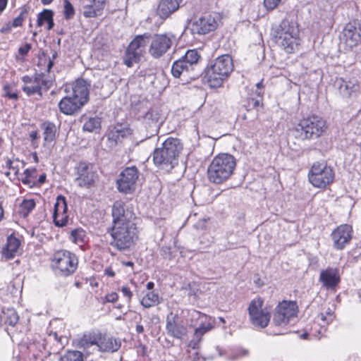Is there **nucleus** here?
<instances>
[{"mask_svg": "<svg viewBox=\"0 0 361 361\" xmlns=\"http://www.w3.org/2000/svg\"><path fill=\"white\" fill-rule=\"evenodd\" d=\"M105 272L108 276L111 277H113L115 275V272L111 269H106Z\"/></svg>", "mask_w": 361, "mask_h": 361, "instance_id": "nucleus-60", "label": "nucleus"}, {"mask_svg": "<svg viewBox=\"0 0 361 361\" xmlns=\"http://www.w3.org/2000/svg\"><path fill=\"white\" fill-rule=\"evenodd\" d=\"M334 86L343 99L351 102L361 103L360 87L356 80L336 78Z\"/></svg>", "mask_w": 361, "mask_h": 361, "instance_id": "nucleus-10", "label": "nucleus"}, {"mask_svg": "<svg viewBox=\"0 0 361 361\" xmlns=\"http://www.w3.org/2000/svg\"><path fill=\"white\" fill-rule=\"evenodd\" d=\"M106 0H92L90 4L83 6L82 14L85 18H96L102 14Z\"/></svg>", "mask_w": 361, "mask_h": 361, "instance_id": "nucleus-27", "label": "nucleus"}, {"mask_svg": "<svg viewBox=\"0 0 361 361\" xmlns=\"http://www.w3.org/2000/svg\"><path fill=\"white\" fill-rule=\"evenodd\" d=\"M319 281L323 286L328 289H334L340 282V276L337 269L327 268L320 273Z\"/></svg>", "mask_w": 361, "mask_h": 361, "instance_id": "nucleus-25", "label": "nucleus"}, {"mask_svg": "<svg viewBox=\"0 0 361 361\" xmlns=\"http://www.w3.org/2000/svg\"><path fill=\"white\" fill-rule=\"evenodd\" d=\"M154 283H153V282H152V281H149V282H148V283H147V288L148 290H152V289L154 288Z\"/></svg>", "mask_w": 361, "mask_h": 361, "instance_id": "nucleus-61", "label": "nucleus"}, {"mask_svg": "<svg viewBox=\"0 0 361 361\" xmlns=\"http://www.w3.org/2000/svg\"><path fill=\"white\" fill-rule=\"evenodd\" d=\"M8 0H0V14L5 10Z\"/></svg>", "mask_w": 361, "mask_h": 361, "instance_id": "nucleus-53", "label": "nucleus"}, {"mask_svg": "<svg viewBox=\"0 0 361 361\" xmlns=\"http://www.w3.org/2000/svg\"><path fill=\"white\" fill-rule=\"evenodd\" d=\"M3 215H4V210H3L1 204H0V220L2 219Z\"/></svg>", "mask_w": 361, "mask_h": 361, "instance_id": "nucleus-63", "label": "nucleus"}, {"mask_svg": "<svg viewBox=\"0 0 361 361\" xmlns=\"http://www.w3.org/2000/svg\"><path fill=\"white\" fill-rule=\"evenodd\" d=\"M172 39L166 35H157L152 40L149 53L155 59L161 57L171 47Z\"/></svg>", "mask_w": 361, "mask_h": 361, "instance_id": "nucleus-18", "label": "nucleus"}, {"mask_svg": "<svg viewBox=\"0 0 361 361\" xmlns=\"http://www.w3.org/2000/svg\"><path fill=\"white\" fill-rule=\"evenodd\" d=\"M35 170H30L29 169H27L25 170L24 173L25 175V178L22 179V182L24 184H27L29 183L28 178L31 176L32 173L34 172Z\"/></svg>", "mask_w": 361, "mask_h": 361, "instance_id": "nucleus-50", "label": "nucleus"}, {"mask_svg": "<svg viewBox=\"0 0 361 361\" xmlns=\"http://www.w3.org/2000/svg\"><path fill=\"white\" fill-rule=\"evenodd\" d=\"M28 13L27 8H23L20 14L13 20L12 26L17 27L22 25V23L25 18L26 14Z\"/></svg>", "mask_w": 361, "mask_h": 361, "instance_id": "nucleus-42", "label": "nucleus"}, {"mask_svg": "<svg viewBox=\"0 0 361 361\" xmlns=\"http://www.w3.org/2000/svg\"><path fill=\"white\" fill-rule=\"evenodd\" d=\"M45 180H46V174L43 173V174L40 175L38 178L39 183L42 184L45 182Z\"/></svg>", "mask_w": 361, "mask_h": 361, "instance_id": "nucleus-57", "label": "nucleus"}, {"mask_svg": "<svg viewBox=\"0 0 361 361\" xmlns=\"http://www.w3.org/2000/svg\"><path fill=\"white\" fill-rule=\"evenodd\" d=\"M353 229L350 225L343 224L331 233L333 246L336 250H343L352 239Z\"/></svg>", "mask_w": 361, "mask_h": 361, "instance_id": "nucleus-17", "label": "nucleus"}, {"mask_svg": "<svg viewBox=\"0 0 361 361\" xmlns=\"http://www.w3.org/2000/svg\"><path fill=\"white\" fill-rule=\"evenodd\" d=\"M53 219L58 227L66 226L68 221V207L66 198L62 195L56 197L54 207Z\"/></svg>", "mask_w": 361, "mask_h": 361, "instance_id": "nucleus-19", "label": "nucleus"}, {"mask_svg": "<svg viewBox=\"0 0 361 361\" xmlns=\"http://www.w3.org/2000/svg\"><path fill=\"white\" fill-rule=\"evenodd\" d=\"M101 121L97 117L90 118L83 124V130L87 132H94L100 128Z\"/></svg>", "mask_w": 361, "mask_h": 361, "instance_id": "nucleus-39", "label": "nucleus"}, {"mask_svg": "<svg viewBox=\"0 0 361 361\" xmlns=\"http://www.w3.org/2000/svg\"><path fill=\"white\" fill-rule=\"evenodd\" d=\"M20 245V241L13 235L7 238L6 244L2 250V255L6 259H11L18 252Z\"/></svg>", "mask_w": 361, "mask_h": 361, "instance_id": "nucleus-29", "label": "nucleus"}, {"mask_svg": "<svg viewBox=\"0 0 361 361\" xmlns=\"http://www.w3.org/2000/svg\"><path fill=\"white\" fill-rule=\"evenodd\" d=\"M241 356H246L248 354V351L247 350H243L240 352Z\"/></svg>", "mask_w": 361, "mask_h": 361, "instance_id": "nucleus-64", "label": "nucleus"}, {"mask_svg": "<svg viewBox=\"0 0 361 361\" xmlns=\"http://www.w3.org/2000/svg\"><path fill=\"white\" fill-rule=\"evenodd\" d=\"M183 150V145L178 138L169 137L161 147L154 149L153 161L159 169L169 171L178 164L179 155Z\"/></svg>", "mask_w": 361, "mask_h": 361, "instance_id": "nucleus-2", "label": "nucleus"}, {"mask_svg": "<svg viewBox=\"0 0 361 361\" xmlns=\"http://www.w3.org/2000/svg\"><path fill=\"white\" fill-rule=\"evenodd\" d=\"M63 14L66 20L72 19L75 14V9L72 4L68 0L63 1Z\"/></svg>", "mask_w": 361, "mask_h": 361, "instance_id": "nucleus-41", "label": "nucleus"}, {"mask_svg": "<svg viewBox=\"0 0 361 361\" xmlns=\"http://www.w3.org/2000/svg\"><path fill=\"white\" fill-rule=\"evenodd\" d=\"M49 336H53L55 340H56L58 342L62 343L61 338L59 337V336L57 335V334L56 332L51 334Z\"/></svg>", "mask_w": 361, "mask_h": 361, "instance_id": "nucleus-58", "label": "nucleus"}, {"mask_svg": "<svg viewBox=\"0 0 361 361\" xmlns=\"http://www.w3.org/2000/svg\"><path fill=\"white\" fill-rule=\"evenodd\" d=\"M298 307L295 302L283 300L275 309L273 323L276 326H286L297 315Z\"/></svg>", "mask_w": 361, "mask_h": 361, "instance_id": "nucleus-11", "label": "nucleus"}, {"mask_svg": "<svg viewBox=\"0 0 361 361\" xmlns=\"http://www.w3.org/2000/svg\"><path fill=\"white\" fill-rule=\"evenodd\" d=\"M90 87V85L85 80L78 79L72 84V90L69 94L86 104L89 101Z\"/></svg>", "mask_w": 361, "mask_h": 361, "instance_id": "nucleus-22", "label": "nucleus"}, {"mask_svg": "<svg viewBox=\"0 0 361 361\" xmlns=\"http://www.w3.org/2000/svg\"><path fill=\"white\" fill-rule=\"evenodd\" d=\"M263 300L257 298L252 300L248 307V312L252 324L256 327H266L270 320L268 312L262 309Z\"/></svg>", "mask_w": 361, "mask_h": 361, "instance_id": "nucleus-12", "label": "nucleus"}, {"mask_svg": "<svg viewBox=\"0 0 361 361\" xmlns=\"http://www.w3.org/2000/svg\"><path fill=\"white\" fill-rule=\"evenodd\" d=\"M219 20L217 14H204L192 23L191 30L193 34L205 35L216 30Z\"/></svg>", "mask_w": 361, "mask_h": 361, "instance_id": "nucleus-14", "label": "nucleus"}, {"mask_svg": "<svg viewBox=\"0 0 361 361\" xmlns=\"http://www.w3.org/2000/svg\"><path fill=\"white\" fill-rule=\"evenodd\" d=\"M191 71H192V68L185 63L184 60L180 59L173 62L171 68V73L175 78L188 77Z\"/></svg>", "mask_w": 361, "mask_h": 361, "instance_id": "nucleus-31", "label": "nucleus"}, {"mask_svg": "<svg viewBox=\"0 0 361 361\" xmlns=\"http://www.w3.org/2000/svg\"><path fill=\"white\" fill-rule=\"evenodd\" d=\"M235 166V159L233 155L219 154L213 159L208 167L209 180L215 184L223 183L231 176Z\"/></svg>", "mask_w": 361, "mask_h": 361, "instance_id": "nucleus-4", "label": "nucleus"}, {"mask_svg": "<svg viewBox=\"0 0 361 361\" xmlns=\"http://www.w3.org/2000/svg\"><path fill=\"white\" fill-rule=\"evenodd\" d=\"M334 316L333 314H329V316L325 315L324 313H321L317 316V321L322 322L324 324H329L333 321Z\"/></svg>", "mask_w": 361, "mask_h": 361, "instance_id": "nucleus-45", "label": "nucleus"}, {"mask_svg": "<svg viewBox=\"0 0 361 361\" xmlns=\"http://www.w3.org/2000/svg\"><path fill=\"white\" fill-rule=\"evenodd\" d=\"M41 1L42 3V4L48 5V4H51L53 1V0H41Z\"/></svg>", "mask_w": 361, "mask_h": 361, "instance_id": "nucleus-62", "label": "nucleus"}, {"mask_svg": "<svg viewBox=\"0 0 361 361\" xmlns=\"http://www.w3.org/2000/svg\"><path fill=\"white\" fill-rule=\"evenodd\" d=\"M299 30L293 22L283 20L273 29L271 35L274 42L287 53H293L300 44Z\"/></svg>", "mask_w": 361, "mask_h": 361, "instance_id": "nucleus-5", "label": "nucleus"}, {"mask_svg": "<svg viewBox=\"0 0 361 361\" xmlns=\"http://www.w3.org/2000/svg\"><path fill=\"white\" fill-rule=\"evenodd\" d=\"M136 331L138 334H142L144 331V327L141 324H137L136 326Z\"/></svg>", "mask_w": 361, "mask_h": 361, "instance_id": "nucleus-59", "label": "nucleus"}, {"mask_svg": "<svg viewBox=\"0 0 361 361\" xmlns=\"http://www.w3.org/2000/svg\"><path fill=\"white\" fill-rule=\"evenodd\" d=\"M308 178L314 187L323 188L333 182L334 172L331 167L326 164L317 162L312 166Z\"/></svg>", "mask_w": 361, "mask_h": 361, "instance_id": "nucleus-9", "label": "nucleus"}, {"mask_svg": "<svg viewBox=\"0 0 361 361\" xmlns=\"http://www.w3.org/2000/svg\"><path fill=\"white\" fill-rule=\"evenodd\" d=\"M35 206L36 204L34 200H24L20 204L19 213L22 216L26 217L34 209Z\"/></svg>", "mask_w": 361, "mask_h": 361, "instance_id": "nucleus-37", "label": "nucleus"}, {"mask_svg": "<svg viewBox=\"0 0 361 361\" xmlns=\"http://www.w3.org/2000/svg\"><path fill=\"white\" fill-rule=\"evenodd\" d=\"M166 330L169 335L176 338H181L187 332V328L180 318L173 314L167 317Z\"/></svg>", "mask_w": 361, "mask_h": 361, "instance_id": "nucleus-23", "label": "nucleus"}, {"mask_svg": "<svg viewBox=\"0 0 361 361\" xmlns=\"http://www.w3.org/2000/svg\"><path fill=\"white\" fill-rule=\"evenodd\" d=\"M22 80L24 82L25 85H29L33 82L34 78H30L29 76H24Z\"/></svg>", "mask_w": 361, "mask_h": 361, "instance_id": "nucleus-54", "label": "nucleus"}, {"mask_svg": "<svg viewBox=\"0 0 361 361\" xmlns=\"http://www.w3.org/2000/svg\"><path fill=\"white\" fill-rule=\"evenodd\" d=\"M71 238L75 243H84L86 238L85 232L82 228L75 229L71 232Z\"/></svg>", "mask_w": 361, "mask_h": 361, "instance_id": "nucleus-40", "label": "nucleus"}, {"mask_svg": "<svg viewBox=\"0 0 361 361\" xmlns=\"http://www.w3.org/2000/svg\"><path fill=\"white\" fill-rule=\"evenodd\" d=\"M4 317V322L11 326H14L19 320V316L13 308H7L2 310Z\"/></svg>", "mask_w": 361, "mask_h": 361, "instance_id": "nucleus-35", "label": "nucleus"}, {"mask_svg": "<svg viewBox=\"0 0 361 361\" xmlns=\"http://www.w3.org/2000/svg\"><path fill=\"white\" fill-rule=\"evenodd\" d=\"M14 161H11V160H8L7 162H6V165L9 168V169H16L18 166H14Z\"/></svg>", "mask_w": 361, "mask_h": 361, "instance_id": "nucleus-55", "label": "nucleus"}, {"mask_svg": "<svg viewBox=\"0 0 361 361\" xmlns=\"http://www.w3.org/2000/svg\"><path fill=\"white\" fill-rule=\"evenodd\" d=\"M76 255L67 250H59L54 253L52 267L56 274L68 276L73 274L78 267Z\"/></svg>", "mask_w": 361, "mask_h": 361, "instance_id": "nucleus-8", "label": "nucleus"}, {"mask_svg": "<svg viewBox=\"0 0 361 361\" xmlns=\"http://www.w3.org/2000/svg\"><path fill=\"white\" fill-rule=\"evenodd\" d=\"M195 314L198 315V319L200 320V324L195 331V337L197 339L198 341H200L201 337L206 332L210 331L213 328V326L212 325L209 319L207 318V315L199 312H196Z\"/></svg>", "mask_w": 361, "mask_h": 361, "instance_id": "nucleus-30", "label": "nucleus"}, {"mask_svg": "<svg viewBox=\"0 0 361 361\" xmlns=\"http://www.w3.org/2000/svg\"><path fill=\"white\" fill-rule=\"evenodd\" d=\"M42 129L46 142H51L55 139L57 128L54 123L49 121L44 122L42 124Z\"/></svg>", "mask_w": 361, "mask_h": 361, "instance_id": "nucleus-33", "label": "nucleus"}, {"mask_svg": "<svg viewBox=\"0 0 361 361\" xmlns=\"http://www.w3.org/2000/svg\"><path fill=\"white\" fill-rule=\"evenodd\" d=\"M75 169L78 176L75 180L79 187L89 188L94 183L96 173L92 164L81 161Z\"/></svg>", "mask_w": 361, "mask_h": 361, "instance_id": "nucleus-16", "label": "nucleus"}, {"mask_svg": "<svg viewBox=\"0 0 361 361\" xmlns=\"http://www.w3.org/2000/svg\"><path fill=\"white\" fill-rule=\"evenodd\" d=\"M159 302V295L153 291L147 293L141 300L142 305L146 308L153 307Z\"/></svg>", "mask_w": 361, "mask_h": 361, "instance_id": "nucleus-36", "label": "nucleus"}, {"mask_svg": "<svg viewBox=\"0 0 361 361\" xmlns=\"http://www.w3.org/2000/svg\"><path fill=\"white\" fill-rule=\"evenodd\" d=\"M160 255L165 259L171 258V247L167 246H163L160 250Z\"/></svg>", "mask_w": 361, "mask_h": 361, "instance_id": "nucleus-46", "label": "nucleus"}, {"mask_svg": "<svg viewBox=\"0 0 361 361\" xmlns=\"http://www.w3.org/2000/svg\"><path fill=\"white\" fill-rule=\"evenodd\" d=\"M30 137H31L32 141H34V140H37L38 138L37 132V131H32L30 133Z\"/></svg>", "mask_w": 361, "mask_h": 361, "instance_id": "nucleus-56", "label": "nucleus"}, {"mask_svg": "<svg viewBox=\"0 0 361 361\" xmlns=\"http://www.w3.org/2000/svg\"><path fill=\"white\" fill-rule=\"evenodd\" d=\"M83 354L87 355L84 350L82 352L75 350L68 351L63 357H61V361H83Z\"/></svg>", "mask_w": 361, "mask_h": 361, "instance_id": "nucleus-38", "label": "nucleus"}, {"mask_svg": "<svg viewBox=\"0 0 361 361\" xmlns=\"http://www.w3.org/2000/svg\"><path fill=\"white\" fill-rule=\"evenodd\" d=\"M121 341L118 339L112 337H103L100 338L99 341L91 335H84V336L79 341V346L83 349L87 355H90L92 353L89 348L92 350H97L102 352H116L121 347Z\"/></svg>", "mask_w": 361, "mask_h": 361, "instance_id": "nucleus-7", "label": "nucleus"}, {"mask_svg": "<svg viewBox=\"0 0 361 361\" xmlns=\"http://www.w3.org/2000/svg\"><path fill=\"white\" fill-rule=\"evenodd\" d=\"M146 47V38L142 35L137 36L128 45L123 59L124 63L128 67H131L133 63H136L145 51Z\"/></svg>", "mask_w": 361, "mask_h": 361, "instance_id": "nucleus-13", "label": "nucleus"}, {"mask_svg": "<svg viewBox=\"0 0 361 361\" xmlns=\"http://www.w3.org/2000/svg\"><path fill=\"white\" fill-rule=\"evenodd\" d=\"M326 128L325 121L312 116L301 119L293 130L295 138L305 140L320 137Z\"/></svg>", "mask_w": 361, "mask_h": 361, "instance_id": "nucleus-6", "label": "nucleus"}, {"mask_svg": "<svg viewBox=\"0 0 361 361\" xmlns=\"http://www.w3.org/2000/svg\"><path fill=\"white\" fill-rule=\"evenodd\" d=\"M121 292L123 293V295L127 298L128 302H130L133 296V293L130 291L129 288L127 286H123L121 288Z\"/></svg>", "mask_w": 361, "mask_h": 361, "instance_id": "nucleus-47", "label": "nucleus"}, {"mask_svg": "<svg viewBox=\"0 0 361 361\" xmlns=\"http://www.w3.org/2000/svg\"><path fill=\"white\" fill-rule=\"evenodd\" d=\"M233 70L231 56L223 54L212 61L205 69L204 79L211 87H221Z\"/></svg>", "mask_w": 361, "mask_h": 361, "instance_id": "nucleus-3", "label": "nucleus"}, {"mask_svg": "<svg viewBox=\"0 0 361 361\" xmlns=\"http://www.w3.org/2000/svg\"><path fill=\"white\" fill-rule=\"evenodd\" d=\"M31 49V44H25L24 46L20 47L18 49V52L22 56H25Z\"/></svg>", "mask_w": 361, "mask_h": 361, "instance_id": "nucleus-48", "label": "nucleus"}, {"mask_svg": "<svg viewBox=\"0 0 361 361\" xmlns=\"http://www.w3.org/2000/svg\"><path fill=\"white\" fill-rule=\"evenodd\" d=\"M200 56L196 49L188 50L180 59L184 60L186 63L192 70H194V66L198 63Z\"/></svg>", "mask_w": 361, "mask_h": 361, "instance_id": "nucleus-34", "label": "nucleus"}, {"mask_svg": "<svg viewBox=\"0 0 361 361\" xmlns=\"http://www.w3.org/2000/svg\"><path fill=\"white\" fill-rule=\"evenodd\" d=\"M4 92L6 97L12 99H18V94L16 92H12L11 91V87L9 85L6 84L4 86Z\"/></svg>", "mask_w": 361, "mask_h": 361, "instance_id": "nucleus-44", "label": "nucleus"}, {"mask_svg": "<svg viewBox=\"0 0 361 361\" xmlns=\"http://www.w3.org/2000/svg\"><path fill=\"white\" fill-rule=\"evenodd\" d=\"M57 57V52L56 51H54L52 53V56L51 58H49V63H48V65H47V70L48 71H50V69L52 68V66H54V60Z\"/></svg>", "mask_w": 361, "mask_h": 361, "instance_id": "nucleus-51", "label": "nucleus"}, {"mask_svg": "<svg viewBox=\"0 0 361 361\" xmlns=\"http://www.w3.org/2000/svg\"><path fill=\"white\" fill-rule=\"evenodd\" d=\"M137 178V169L135 166L127 167L121 172L117 180L118 190L126 194L132 192L135 188Z\"/></svg>", "mask_w": 361, "mask_h": 361, "instance_id": "nucleus-15", "label": "nucleus"}, {"mask_svg": "<svg viewBox=\"0 0 361 361\" xmlns=\"http://www.w3.org/2000/svg\"><path fill=\"white\" fill-rule=\"evenodd\" d=\"M361 39V28L354 25L347 24L343 30V40L350 47L356 46Z\"/></svg>", "mask_w": 361, "mask_h": 361, "instance_id": "nucleus-24", "label": "nucleus"}, {"mask_svg": "<svg viewBox=\"0 0 361 361\" xmlns=\"http://www.w3.org/2000/svg\"><path fill=\"white\" fill-rule=\"evenodd\" d=\"M82 101H80L70 94L64 97L59 103V108L61 113L65 115H73L78 112L83 106Z\"/></svg>", "mask_w": 361, "mask_h": 361, "instance_id": "nucleus-21", "label": "nucleus"}, {"mask_svg": "<svg viewBox=\"0 0 361 361\" xmlns=\"http://www.w3.org/2000/svg\"><path fill=\"white\" fill-rule=\"evenodd\" d=\"M112 226L107 228L111 236L109 244L119 251L129 249L137 238L135 214L121 201L114 203L111 209Z\"/></svg>", "mask_w": 361, "mask_h": 361, "instance_id": "nucleus-1", "label": "nucleus"}, {"mask_svg": "<svg viewBox=\"0 0 361 361\" xmlns=\"http://www.w3.org/2000/svg\"><path fill=\"white\" fill-rule=\"evenodd\" d=\"M12 27L11 24H6L1 28L0 32L1 33H8L11 31Z\"/></svg>", "mask_w": 361, "mask_h": 361, "instance_id": "nucleus-52", "label": "nucleus"}, {"mask_svg": "<svg viewBox=\"0 0 361 361\" xmlns=\"http://www.w3.org/2000/svg\"><path fill=\"white\" fill-rule=\"evenodd\" d=\"M118 300V295L116 293H111L106 296V300L109 302H114Z\"/></svg>", "mask_w": 361, "mask_h": 361, "instance_id": "nucleus-49", "label": "nucleus"}, {"mask_svg": "<svg viewBox=\"0 0 361 361\" xmlns=\"http://www.w3.org/2000/svg\"><path fill=\"white\" fill-rule=\"evenodd\" d=\"M281 2V0H264V5L267 10H273L276 8Z\"/></svg>", "mask_w": 361, "mask_h": 361, "instance_id": "nucleus-43", "label": "nucleus"}, {"mask_svg": "<svg viewBox=\"0 0 361 361\" xmlns=\"http://www.w3.org/2000/svg\"><path fill=\"white\" fill-rule=\"evenodd\" d=\"M52 85V81L45 79L43 75H38L34 78V80L29 85H25L23 90L28 95L38 94L42 95V90H48Z\"/></svg>", "mask_w": 361, "mask_h": 361, "instance_id": "nucleus-20", "label": "nucleus"}, {"mask_svg": "<svg viewBox=\"0 0 361 361\" xmlns=\"http://www.w3.org/2000/svg\"><path fill=\"white\" fill-rule=\"evenodd\" d=\"M130 135V130L129 128H123L122 126H118L111 130L108 134L109 145L111 147L116 146L122 140L127 137Z\"/></svg>", "mask_w": 361, "mask_h": 361, "instance_id": "nucleus-28", "label": "nucleus"}, {"mask_svg": "<svg viewBox=\"0 0 361 361\" xmlns=\"http://www.w3.org/2000/svg\"><path fill=\"white\" fill-rule=\"evenodd\" d=\"M54 13L49 9H44L37 15V25L42 26L44 23L47 24V30H50L54 25L53 19Z\"/></svg>", "mask_w": 361, "mask_h": 361, "instance_id": "nucleus-32", "label": "nucleus"}, {"mask_svg": "<svg viewBox=\"0 0 361 361\" xmlns=\"http://www.w3.org/2000/svg\"><path fill=\"white\" fill-rule=\"evenodd\" d=\"M183 0H161L158 8L157 13L163 19L168 18L180 7Z\"/></svg>", "mask_w": 361, "mask_h": 361, "instance_id": "nucleus-26", "label": "nucleus"}]
</instances>
